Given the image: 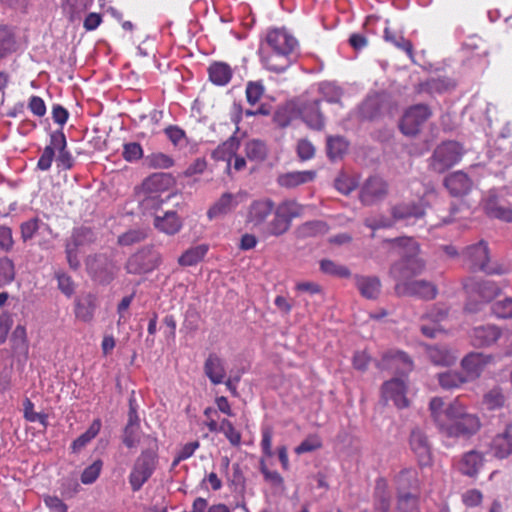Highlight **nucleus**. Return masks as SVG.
Returning a JSON list of instances; mask_svg holds the SVG:
<instances>
[{
	"mask_svg": "<svg viewBox=\"0 0 512 512\" xmlns=\"http://www.w3.org/2000/svg\"><path fill=\"white\" fill-rule=\"evenodd\" d=\"M262 45L273 50L286 52L294 57H297L298 55V40L292 33L283 27L269 29Z\"/></svg>",
	"mask_w": 512,
	"mask_h": 512,
	"instance_id": "obj_10",
	"label": "nucleus"
},
{
	"mask_svg": "<svg viewBox=\"0 0 512 512\" xmlns=\"http://www.w3.org/2000/svg\"><path fill=\"white\" fill-rule=\"evenodd\" d=\"M148 167L154 169H168L174 165V160L167 154L157 152L145 158Z\"/></svg>",
	"mask_w": 512,
	"mask_h": 512,
	"instance_id": "obj_55",
	"label": "nucleus"
},
{
	"mask_svg": "<svg viewBox=\"0 0 512 512\" xmlns=\"http://www.w3.org/2000/svg\"><path fill=\"white\" fill-rule=\"evenodd\" d=\"M512 426L506 424L503 431L495 435L491 442V451L494 456L503 459L512 453Z\"/></svg>",
	"mask_w": 512,
	"mask_h": 512,
	"instance_id": "obj_22",
	"label": "nucleus"
},
{
	"mask_svg": "<svg viewBox=\"0 0 512 512\" xmlns=\"http://www.w3.org/2000/svg\"><path fill=\"white\" fill-rule=\"evenodd\" d=\"M123 158L128 162H134L143 157V149L138 142H130L123 145Z\"/></svg>",
	"mask_w": 512,
	"mask_h": 512,
	"instance_id": "obj_62",
	"label": "nucleus"
},
{
	"mask_svg": "<svg viewBox=\"0 0 512 512\" xmlns=\"http://www.w3.org/2000/svg\"><path fill=\"white\" fill-rule=\"evenodd\" d=\"M11 347L14 353L28 354L29 343L24 325H17L11 335Z\"/></svg>",
	"mask_w": 512,
	"mask_h": 512,
	"instance_id": "obj_45",
	"label": "nucleus"
},
{
	"mask_svg": "<svg viewBox=\"0 0 512 512\" xmlns=\"http://www.w3.org/2000/svg\"><path fill=\"white\" fill-rule=\"evenodd\" d=\"M409 445L420 466H427L431 463V445L427 435L422 430L416 428L411 431Z\"/></svg>",
	"mask_w": 512,
	"mask_h": 512,
	"instance_id": "obj_16",
	"label": "nucleus"
},
{
	"mask_svg": "<svg viewBox=\"0 0 512 512\" xmlns=\"http://www.w3.org/2000/svg\"><path fill=\"white\" fill-rule=\"evenodd\" d=\"M374 499L375 509L380 512H389L391 494L389 491L388 481L383 477H379L375 481Z\"/></svg>",
	"mask_w": 512,
	"mask_h": 512,
	"instance_id": "obj_32",
	"label": "nucleus"
},
{
	"mask_svg": "<svg viewBox=\"0 0 512 512\" xmlns=\"http://www.w3.org/2000/svg\"><path fill=\"white\" fill-rule=\"evenodd\" d=\"M320 102V100H313L304 104L301 109L304 122L316 130H321L325 125L324 116L320 111Z\"/></svg>",
	"mask_w": 512,
	"mask_h": 512,
	"instance_id": "obj_28",
	"label": "nucleus"
},
{
	"mask_svg": "<svg viewBox=\"0 0 512 512\" xmlns=\"http://www.w3.org/2000/svg\"><path fill=\"white\" fill-rule=\"evenodd\" d=\"M394 484L397 497L419 496L421 482L418 471L414 468H404L395 477Z\"/></svg>",
	"mask_w": 512,
	"mask_h": 512,
	"instance_id": "obj_14",
	"label": "nucleus"
},
{
	"mask_svg": "<svg viewBox=\"0 0 512 512\" xmlns=\"http://www.w3.org/2000/svg\"><path fill=\"white\" fill-rule=\"evenodd\" d=\"M160 263V253L152 246H146L128 258L125 269L129 274L139 275L153 271Z\"/></svg>",
	"mask_w": 512,
	"mask_h": 512,
	"instance_id": "obj_9",
	"label": "nucleus"
},
{
	"mask_svg": "<svg viewBox=\"0 0 512 512\" xmlns=\"http://www.w3.org/2000/svg\"><path fill=\"white\" fill-rule=\"evenodd\" d=\"M493 360L490 354L471 352L462 359L461 367L470 379H476Z\"/></svg>",
	"mask_w": 512,
	"mask_h": 512,
	"instance_id": "obj_18",
	"label": "nucleus"
},
{
	"mask_svg": "<svg viewBox=\"0 0 512 512\" xmlns=\"http://www.w3.org/2000/svg\"><path fill=\"white\" fill-rule=\"evenodd\" d=\"M219 432L224 434V436L226 437L231 446H240L242 441V434L238 429L235 428L233 423L227 418L221 420L219 424Z\"/></svg>",
	"mask_w": 512,
	"mask_h": 512,
	"instance_id": "obj_50",
	"label": "nucleus"
},
{
	"mask_svg": "<svg viewBox=\"0 0 512 512\" xmlns=\"http://www.w3.org/2000/svg\"><path fill=\"white\" fill-rule=\"evenodd\" d=\"M43 224L39 218H32L23 222L20 225L21 239L23 242L31 240L36 232L39 230L40 225Z\"/></svg>",
	"mask_w": 512,
	"mask_h": 512,
	"instance_id": "obj_60",
	"label": "nucleus"
},
{
	"mask_svg": "<svg viewBox=\"0 0 512 512\" xmlns=\"http://www.w3.org/2000/svg\"><path fill=\"white\" fill-rule=\"evenodd\" d=\"M429 410L435 425L437 426L438 430L441 431L448 420L446 415L447 407L444 409L443 399L440 397H433L429 403Z\"/></svg>",
	"mask_w": 512,
	"mask_h": 512,
	"instance_id": "obj_46",
	"label": "nucleus"
},
{
	"mask_svg": "<svg viewBox=\"0 0 512 512\" xmlns=\"http://www.w3.org/2000/svg\"><path fill=\"white\" fill-rule=\"evenodd\" d=\"M501 333L500 330L491 325L475 327L471 334V343L475 347L489 346L496 342Z\"/></svg>",
	"mask_w": 512,
	"mask_h": 512,
	"instance_id": "obj_27",
	"label": "nucleus"
},
{
	"mask_svg": "<svg viewBox=\"0 0 512 512\" xmlns=\"http://www.w3.org/2000/svg\"><path fill=\"white\" fill-rule=\"evenodd\" d=\"M382 397L388 401H393L394 405L399 408H407L409 406V400L406 397L407 385L404 380L400 378H393L383 383Z\"/></svg>",
	"mask_w": 512,
	"mask_h": 512,
	"instance_id": "obj_17",
	"label": "nucleus"
},
{
	"mask_svg": "<svg viewBox=\"0 0 512 512\" xmlns=\"http://www.w3.org/2000/svg\"><path fill=\"white\" fill-rule=\"evenodd\" d=\"M463 286L471 297L477 295L483 302L491 301L501 292V289L493 281L468 279L464 282Z\"/></svg>",
	"mask_w": 512,
	"mask_h": 512,
	"instance_id": "obj_19",
	"label": "nucleus"
},
{
	"mask_svg": "<svg viewBox=\"0 0 512 512\" xmlns=\"http://www.w3.org/2000/svg\"><path fill=\"white\" fill-rule=\"evenodd\" d=\"M456 83L449 77L438 76L431 77L421 83H419L417 91L419 93L442 94L454 89Z\"/></svg>",
	"mask_w": 512,
	"mask_h": 512,
	"instance_id": "obj_24",
	"label": "nucleus"
},
{
	"mask_svg": "<svg viewBox=\"0 0 512 512\" xmlns=\"http://www.w3.org/2000/svg\"><path fill=\"white\" fill-rule=\"evenodd\" d=\"M483 454L472 450L465 453L459 463V471L466 476L475 477L483 466Z\"/></svg>",
	"mask_w": 512,
	"mask_h": 512,
	"instance_id": "obj_30",
	"label": "nucleus"
},
{
	"mask_svg": "<svg viewBox=\"0 0 512 512\" xmlns=\"http://www.w3.org/2000/svg\"><path fill=\"white\" fill-rule=\"evenodd\" d=\"M208 72L210 80L214 84L220 86L226 85L232 78V69L224 62H215L211 64Z\"/></svg>",
	"mask_w": 512,
	"mask_h": 512,
	"instance_id": "obj_39",
	"label": "nucleus"
},
{
	"mask_svg": "<svg viewBox=\"0 0 512 512\" xmlns=\"http://www.w3.org/2000/svg\"><path fill=\"white\" fill-rule=\"evenodd\" d=\"M389 193V184L387 181L378 176L368 177L359 191V200L365 206H371L383 201Z\"/></svg>",
	"mask_w": 512,
	"mask_h": 512,
	"instance_id": "obj_11",
	"label": "nucleus"
},
{
	"mask_svg": "<svg viewBox=\"0 0 512 512\" xmlns=\"http://www.w3.org/2000/svg\"><path fill=\"white\" fill-rule=\"evenodd\" d=\"M431 116L432 110L427 104L412 105L404 111L399 128L404 135L415 136Z\"/></svg>",
	"mask_w": 512,
	"mask_h": 512,
	"instance_id": "obj_8",
	"label": "nucleus"
},
{
	"mask_svg": "<svg viewBox=\"0 0 512 512\" xmlns=\"http://www.w3.org/2000/svg\"><path fill=\"white\" fill-rule=\"evenodd\" d=\"M238 147V141L231 137L213 151L212 157L216 161H226L227 169H230L231 160L236 155Z\"/></svg>",
	"mask_w": 512,
	"mask_h": 512,
	"instance_id": "obj_38",
	"label": "nucleus"
},
{
	"mask_svg": "<svg viewBox=\"0 0 512 512\" xmlns=\"http://www.w3.org/2000/svg\"><path fill=\"white\" fill-rule=\"evenodd\" d=\"M305 206L294 199H285L276 204L269 197L254 199L245 213V223L266 237L286 234L296 218L303 216Z\"/></svg>",
	"mask_w": 512,
	"mask_h": 512,
	"instance_id": "obj_2",
	"label": "nucleus"
},
{
	"mask_svg": "<svg viewBox=\"0 0 512 512\" xmlns=\"http://www.w3.org/2000/svg\"><path fill=\"white\" fill-rule=\"evenodd\" d=\"M15 278V266L8 257L0 258V287L10 284Z\"/></svg>",
	"mask_w": 512,
	"mask_h": 512,
	"instance_id": "obj_56",
	"label": "nucleus"
},
{
	"mask_svg": "<svg viewBox=\"0 0 512 512\" xmlns=\"http://www.w3.org/2000/svg\"><path fill=\"white\" fill-rule=\"evenodd\" d=\"M265 93V86L261 80L248 81L246 84L245 94L247 102L250 105H256Z\"/></svg>",
	"mask_w": 512,
	"mask_h": 512,
	"instance_id": "obj_54",
	"label": "nucleus"
},
{
	"mask_svg": "<svg viewBox=\"0 0 512 512\" xmlns=\"http://www.w3.org/2000/svg\"><path fill=\"white\" fill-rule=\"evenodd\" d=\"M241 192L232 194L223 193L220 198L208 209L207 217L212 220L233 212L240 203Z\"/></svg>",
	"mask_w": 512,
	"mask_h": 512,
	"instance_id": "obj_20",
	"label": "nucleus"
},
{
	"mask_svg": "<svg viewBox=\"0 0 512 512\" xmlns=\"http://www.w3.org/2000/svg\"><path fill=\"white\" fill-rule=\"evenodd\" d=\"M147 238V232L142 228L130 229L118 236L117 243L120 246H131L144 241Z\"/></svg>",
	"mask_w": 512,
	"mask_h": 512,
	"instance_id": "obj_52",
	"label": "nucleus"
},
{
	"mask_svg": "<svg viewBox=\"0 0 512 512\" xmlns=\"http://www.w3.org/2000/svg\"><path fill=\"white\" fill-rule=\"evenodd\" d=\"M359 186V176L340 172L334 180L335 189L343 194H351Z\"/></svg>",
	"mask_w": 512,
	"mask_h": 512,
	"instance_id": "obj_43",
	"label": "nucleus"
},
{
	"mask_svg": "<svg viewBox=\"0 0 512 512\" xmlns=\"http://www.w3.org/2000/svg\"><path fill=\"white\" fill-rule=\"evenodd\" d=\"M245 153L249 160L261 162L267 157V147L260 140H251L246 143Z\"/></svg>",
	"mask_w": 512,
	"mask_h": 512,
	"instance_id": "obj_51",
	"label": "nucleus"
},
{
	"mask_svg": "<svg viewBox=\"0 0 512 512\" xmlns=\"http://www.w3.org/2000/svg\"><path fill=\"white\" fill-rule=\"evenodd\" d=\"M493 314L498 318L512 317V299L506 298L503 301H498L492 306Z\"/></svg>",
	"mask_w": 512,
	"mask_h": 512,
	"instance_id": "obj_64",
	"label": "nucleus"
},
{
	"mask_svg": "<svg viewBox=\"0 0 512 512\" xmlns=\"http://www.w3.org/2000/svg\"><path fill=\"white\" fill-rule=\"evenodd\" d=\"M395 244L400 260L390 268V275L397 281L395 293L398 296L418 297L423 300H433L438 294L436 285L427 280H409L422 273L424 261L418 256L419 245L412 238H397L390 240Z\"/></svg>",
	"mask_w": 512,
	"mask_h": 512,
	"instance_id": "obj_1",
	"label": "nucleus"
},
{
	"mask_svg": "<svg viewBox=\"0 0 512 512\" xmlns=\"http://www.w3.org/2000/svg\"><path fill=\"white\" fill-rule=\"evenodd\" d=\"M204 372L212 384L218 385L223 383L226 377L223 359L216 353H210L204 362Z\"/></svg>",
	"mask_w": 512,
	"mask_h": 512,
	"instance_id": "obj_25",
	"label": "nucleus"
},
{
	"mask_svg": "<svg viewBox=\"0 0 512 512\" xmlns=\"http://www.w3.org/2000/svg\"><path fill=\"white\" fill-rule=\"evenodd\" d=\"M320 270L326 275L338 278H349L351 276V271L348 267L338 264L330 259H323L320 261Z\"/></svg>",
	"mask_w": 512,
	"mask_h": 512,
	"instance_id": "obj_47",
	"label": "nucleus"
},
{
	"mask_svg": "<svg viewBox=\"0 0 512 512\" xmlns=\"http://www.w3.org/2000/svg\"><path fill=\"white\" fill-rule=\"evenodd\" d=\"M156 455L154 452L145 450L135 460L129 474V484L133 492L139 491L150 479L156 468Z\"/></svg>",
	"mask_w": 512,
	"mask_h": 512,
	"instance_id": "obj_7",
	"label": "nucleus"
},
{
	"mask_svg": "<svg viewBox=\"0 0 512 512\" xmlns=\"http://www.w3.org/2000/svg\"><path fill=\"white\" fill-rule=\"evenodd\" d=\"M355 285L360 294L367 299H376L381 291L380 279L376 276H361L354 277Z\"/></svg>",
	"mask_w": 512,
	"mask_h": 512,
	"instance_id": "obj_29",
	"label": "nucleus"
},
{
	"mask_svg": "<svg viewBox=\"0 0 512 512\" xmlns=\"http://www.w3.org/2000/svg\"><path fill=\"white\" fill-rule=\"evenodd\" d=\"M258 54L262 66L267 71L276 74L285 72L297 58L287 54L286 52L267 48L264 45H261Z\"/></svg>",
	"mask_w": 512,
	"mask_h": 512,
	"instance_id": "obj_12",
	"label": "nucleus"
},
{
	"mask_svg": "<svg viewBox=\"0 0 512 512\" xmlns=\"http://www.w3.org/2000/svg\"><path fill=\"white\" fill-rule=\"evenodd\" d=\"M56 150L57 149L51 143L44 148L37 163L38 169L42 171H47L50 169L55 157Z\"/></svg>",
	"mask_w": 512,
	"mask_h": 512,
	"instance_id": "obj_63",
	"label": "nucleus"
},
{
	"mask_svg": "<svg viewBox=\"0 0 512 512\" xmlns=\"http://www.w3.org/2000/svg\"><path fill=\"white\" fill-rule=\"evenodd\" d=\"M16 51V37L8 26H0V60Z\"/></svg>",
	"mask_w": 512,
	"mask_h": 512,
	"instance_id": "obj_44",
	"label": "nucleus"
},
{
	"mask_svg": "<svg viewBox=\"0 0 512 512\" xmlns=\"http://www.w3.org/2000/svg\"><path fill=\"white\" fill-rule=\"evenodd\" d=\"M85 264L88 275L100 285L110 284L118 271L116 263L103 253L88 256Z\"/></svg>",
	"mask_w": 512,
	"mask_h": 512,
	"instance_id": "obj_5",
	"label": "nucleus"
},
{
	"mask_svg": "<svg viewBox=\"0 0 512 512\" xmlns=\"http://www.w3.org/2000/svg\"><path fill=\"white\" fill-rule=\"evenodd\" d=\"M96 306L97 297L88 293L76 301L75 315L81 321L90 322L94 317Z\"/></svg>",
	"mask_w": 512,
	"mask_h": 512,
	"instance_id": "obj_33",
	"label": "nucleus"
},
{
	"mask_svg": "<svg viewBox=\"0 0 512 512\" xmlns=\"http://www.w3.org/2000/svg\"><path fill=\"white\" fill-rule=\"evenodd\" d=\"M508 192H490L484 202V210L489 217L497 218L510 222L512 220V211L507 207L508 201L504 196Z\"/></svg>",
	"mask_w": 512,
	"mask_h": 512,
	"instance_id": "obj_15",
	"label": "nucleus"
},
{
	"mask_svg": "<svg viewBox=\"0 0 512 512\" xmlns=\"http://www.w3.org/2000/svg\"><path fill=\"white\" fill-rule=\"evenodd\" d=\"M154 226L165 234L174 235L182 228V221L175 211H167L164 216L154 218Z\"/></svg>",
	"mask_w": 512,
	"mask_h": 512,
	"instance_id": "obj_31",
	"label": "nucleus"
},
{
	"mask_svg": "<svg viewBox=\"0 0 512 512\" xmlns=\"http://www.w3.org/2000/svg\"><path fill=\"white\" fill-rule=\"evenodd\" d=\"M51 144L57 149L58 156L56 158L58 168L69 170L74 166V159L67 150V141L62 131L53 132L51 134Z\"/></svg>",
	"mask_w": 512,
	"mask_h": 512,
	"instance_id": "obj_21",
	"label": "nucleus"
},
{
	"mask_svg": "<svg viewBox=\"0 0 512 512\" xmlns=\"http://www.w3.org/2000/svg\"><path fill=\"white\" fill-rule=\"evenodd\" d=\"M316 175L315 170L287 172L277 177V183L283 188L291 189L312 182Z\"/></svg>",
	"mask_w": 512,
	"mask_h": 512,
	"instance_id": "obj_23",
	"label": "nucleus"
},
{
	"mask_svg": "<svg viewBox=\"0 0 512 512\" xmlns=\"http://www.w3.org/2000/svg\"><path fill=\"white\" fill-rule=\"evenodd\" d=\"M463 261L470 266L473 271H481L485 264L490 260V249L488 242L480 240L475 244L468 245L461 252Z\"/></svg>",
	"mask_w": 512,
	"mask_h": 512,
	"instance_id": "obj_13",
	"label": "nucleus"
},
{
	"mask_svg": "<svg viewBox=\"0 0 512 512\" xmlns=\"http://www.w3.org/2000/svg\"><path fill=\"white\" fill-rule=\"evenodd\" d=\"M348 149V142L344 137L331 136L327 139V155L330 159L335 160L342 157Z\"/></svg>",
	"mask_w": 512,
	"mask_h": 512,
	"instance_id": "obj_48",
	"label": "nucleus"
},
{
	"mask_svg": "<svg viewBox=\"0 0 512 512\" xmlns=\"http://www.w3.org/2000/svg\"><path fill=\"white\" fill-rule=\"evenodd\" d=\"M319 91L322 95V98L329 103H340L343 96L342 89L331 82L321 83Z\"/></svg>",
	"mask_w": 512,
	"mask_h": 512,
	"instance_id": "obj_53",
	"label": "nucleus"
},
{
	"mask_svg": "<svg viewBox=\"0 0 512 512\" xmlns=\"http://www.w3.org/2000/svg\"><path fill=\"white\" fill-rule=\"evenodd\" d=\"M328 225L326 222L321 220L307 221L299 225L296 229V235L298 238L306 239L324 235L328 232Z\"/></svg>",
	"mask_w": 512,
	"mask_h": 512,
	"instance_id": "obj_37",
	"label": "nucleus"
},
{
	"mask_svg": "<svg viewBox=\"0 0 512 512\" xmlns=\"http://www.w3.org/2000/svg\"><path fill=\"white\" fill-rule=\"evenodd\" d=\"M392 215L395 220L420 218L424 215V207L421 203H401L393 207Z\"/></svg>",
	"mask_w": 512,
	"mask_h": 512,
	"instance_id": "obj_36",
	"label": "nucleus"
},
{
	"mask_svg": "<svg viewBox=\"0 0 512 512\" xmlns=\"http://www.w3.org/2000/svg\"><path fill=\"white\" fill-rule=\"evenodd\" d=\"M467 378L457 371H446L438 375V381L443 389H455L467 382Z\"/></svg>",
	"mask_w": 512,
	"mask_h": 512,
	"instance_id": "obj_49",
	"label": "nucleus"
},
{
	"mask_svg": "<svg viewBox=\"0 0 512 512\" xmlns=\"http://www.w3.org/2000/svg\"><path fill=\"white\" fill-rule=\"evenodd\" d=\"M102 465L103 463L101 460H96L86 467L81 474V482L86 485L94 483L100 475Z\"/></svg>",
	"mask_w": 512,
	"mask_h": 512,
	"instance_id": "obj_59",
	"label": "nucleus"
},
{
	"mask_svg": "<svg viewBox=\"0 0 512 512\" xmlns=\"http://www.w3.org/2000/svg\"><path fill=\"white\" fill-rule=\"evenodd\" d=\"M95 240L96 236L94 231L91 228L82 226L73 230L70 238L67 240V243L80 249L81 247L94 243Z\"/></svg>",
	"mask_w": 512,
	"mask_h": 512,
	"instance_id": "obj_40",
	"label": "nucleus"
},
{
	"mask_svg": "<svg viewBox=\"0 0 512 512\" xmlns=\"http://www.w3.org/2000/svg\"><path fill=\"white\" fill-rule=\"evenodd\" d=\"M383 38L386 42L394 45L396 48L404 51L410 59L414 57L413 44L410 40L406 39L401 32L391 29L386 26L384 29Z\"/></svg>",
	"mask_w": 512,
	"mask_h": 512,
	"instance_id": "obj_35",
	"label": "nucleus"
},
{
	"mask_svg": "<svg viewBox=\"0 0 512 512\" xmlns=\"http://www.w3.org/2000/svg\"><path fill=\"white\" fill-rule=\"evenodd\" d=\"M426 353L429 360L438 366H451L457 359V357L444 346H427Z\"/></svg>",
	"mask_w": 512,
	"mask_h": 512,
	"instance_id": "obj_34",
	"label": "nucleus"
},
{
	"mask_svg": "<svg viewBox=\"0 0 512 512\" xmlns=\"http://www.w3.org/2000/svg\"><path fill=\"white\" fill-rule=\"evenodd\" d=\"M208 245L200 244L187 249L179 258L178 263L181 266H194L198 264L207 254Z\"/></svg>",
	"mask_w": 512,
	"mask_h": 512,
	"instance_id": "obj_42",
	"label": "nucleus"
},
{
	"mask_svg": "<svg viewBox=\"0 0 512 512\" xmlns=\"http://www.w3.org/2000/svg\"><path fill=\"white\" fill-rule=\"evenodd\" d=\"M322 447V440L317 434L309 435L296 448L295 453L300 455L312 452Z\"/></svg>",
	"mask_w": 512,
	"mask_h": 512,
	"instance_id": "obj_58",
	"label": "nucleus"
},
{
	"mask_svg": "<svg viewBox=\"0 0 512 512\" xmlns=\"http://www.w3.org/2000/svg\"><path fill=\"white\" fill-rule=\"evenodd\" d=\"M101 426L102 423L100 419L93 420L89 428L72 442V452H80L92 439L98 435Z\"/></svg>",
	"mask_w": 512,
	"mask_h": 512,
	"instance_id": "obj_41",
	"label": "nucleus"
},
{
	"mask_svg": "<svg viewBox=\"0 0 512 512\" xmlns=\"http://www.w3.org/2000/svg\"><path fill=\"white\" fill-rule=\"evenodd\" d=\"M446 415L448 420L440 431L446 437L469 439L481 429L479 416L468 413L466 407L458 400L447 406Z\"/></svg>",
	"mask_w": 512,
	"mask_h": 512,
	"instance_id": "obj_3",
	"label": "nucleus"
},
{
	"mask_svg": "<svg viewBox=\"0 0 512 512\" xmlns=\"http://www.w3.org/2000/svg\"><path fill=\"white\" fill-rule=\"evenodd\" d=\"M395 512H421L419 496L397 497Z\"/></svg>",
	"mask_w": 512,
	"mask_h": 512,
	"instance_id": "obj_57",
	"label": "nucleus"
},
{
	"mask_svg": "<svg viewBox=\"0 0 512 512\" xmlns=\"http://www.w3.org/2000/svg\"><path fill=\"white\" fill-rule=\"evenodd\" d=\"M444 185L451 195L462 196L470 191L472 181L463 171H456L445 178Z\"/></svg>",
	"mask_w": 512,
	"mask_h": 512,
	"instance_id": "obj_26",
	"label": "nucleus"
},
{
	"mask_svg": "<svg viewBox=\"0 0 512 512\" xmlns=\"http://www.w3.org/2000/svg\"><path fill=\"white\" fill-rule=\"evenodd\" d=\"M464 153L465 150L459 142L444 141L435 148L429 166L434 172L444 173L459 163Z\"/></svg>",
	"mask_w": 512,
	"mask_h": 512,
	"instance_id": "obj_4",
	"label": "nucleus"
},
{
	"mask_svg": "<svg viewBox=\"0 0 512 512\" xmlns=\"http://www.w3.org/2000/svg\"><path fill=\"white\" fill-rule=\"evenodd\" d=\"M34 404L30 399L26 398L24 401V417L29 422H39L44 427L47 426V415L43 413L34 412Z\"/></svg>",
	"mask_w": 512,
	"mask_h": 512,
	"instance_id": "obj_61",
	"label": "nucleus"
},
{
	"mask_svg": "<svg viewBox=\"0 0 512 512\" xmlns=\"http://www.w3.org/2000/svg\"><path fill=\"white\" fill-rule=\"evenodd\" d=\"M167 188V177L165 174H153L146 178L141 185L143 197L140 201L141 207L145 212L158 210L162 204L160 192Z\"/></svg>",
	"mask_w": 512,
	"mask_h": 512,
	"instance_id": "obj_6",
	"label": "nucleus"
}]
</instances>
